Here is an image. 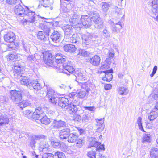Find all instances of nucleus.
<instances>
[{"label":"nucleus","mask_w":158,"mask_h":158,"mask_svg":"<svg viewBox=\"0 0 158 158\" xmlns=\"http://www.w3.org/2000/svg\"><path fill=\"white\" fill-rule=\"evenodd\" d=\"M117 89L118 93L120 95H126L128 92L127 89L125 87H120L118 88Z\"/></svg>","instance_id":"4c0bfd02"},{"label":"nucleus","mask_w":158,"mask_h":158,"mask_svg":"<svg viewBox=\"0 0 158 158\" xmlns=\"http://www.w3.org/2000/svg\"><path fill=\"white\" fill-rule=\"evenodd\" d=\"M30 83V86H32L36 90L40 89L42 87V85L37 81L32 80V81Z\"/></svg>","instance_id":"a878e982"},{"label":"nucleus","mask_w":158,"mask_h":158,"mask_svg":"<svg viewBox=\"0 0 158 158\" xmlns=\"http://www.w3.org/2000/svg\"><path fill=\"white\" fill-rule=\"evenodd\" d=\"M103 36L105 38H108L110 37V34L106 27L102 31Z\"/></svg>","instance_id":"603ef678"},{"label":"nucleus","mask_w":158,"mask_h":158,"mask_svg":"<svg viewBox=\"0 0 158 158\" xmlns=\"http://www.w3.org/2000/svg\"><path fill=\"white\" fill-rule=\"evenodd\" d=\"M81 27L83 26L85 28H88L91 27L92 25L90 18L87 15H81Z\"/></svg>","instance_id":"9b49d317"},{"label":"nucleus","mask_w":158,"mask_h":158,"mask_svg":"<svg viewBox=\"0 0 158 158\" xmlns=\"http://www.w3.org/2000/svg\"><path fill=\"white\" fill-rule=\"evenodd\" d=\"M10 94L12 100L17 104L19 103L22 99L21 92L19 91L13 90L11 91Z\"/></svg>","instance_id":"1a4fd4ad"},{"label":"nucleus","mask_w":158,"mask_h":158,"mask_svg":"<svg viewBox=\"0 0 158 158\" xmlns=\"http://www.w3.org/2000/svg\"><path fill=\"white\" fill-rule=\"evenodd\" d=\"M94 35L91 34H87L82 37L83 45H88L93 40Z\"/></svg>","instance_id":"2eb2a0df"},{"label":"nucleus","mask_w":158,"mask_h":158,"mask_svg":"<svg viewBox=\"0 0 158 158\" xmlns=\"http://www.w3.org/2000/svg\"><path fill=\"white\" fill-rule=\"evenodd\" d=\"M108 54L109 58H112L114 56V51L113 49H111L109 50Z\"/></svg>","instance_id":"e2e57ef3"},{"label":"nucleus","mask_w":158,"mask_h":158,"mask_svg":"<svg viewBox=\"0 0 158 158\" xmlns=\"http://www.w3.org/2000/svg\"><path fill=\"white\" fill-rule=\"evenodd\" d=\"M91 120V118L89 115L88 114H84L82 118V121L85 122H88Z\"/></svg>","instance_id":"864d4df0"},{"label":"nucleus","mask_w":158,"mask_h":158,"mask_svg":"<svg viewBox=\"0 0 158 158\" xmlns=\"http://www.w3.org/2000/svg\"><path fill=\"white\" fill-rule=\"evenodd\" d=\"M19 105L20 108H22L25 107L31 106V103L28 100H23L19 103Z\"/></svg>","instance_id":"473e14b6"},{"label":"nucleus","mask_w":158,"mask_h":158,"mask_svg":"<svg viewBox=\"0 0 158 158\" xmlns=\"http://www.w3.org/2000/svg\"><path fill=\"white\" fill-rule=\"evenodd\" d=\"M40 149H42V151L43 152H47L48 147V143L45 144L44 145L42 143H40Z\"/></svg>","instance_id":"49530a36"},{"label":"nucleus","mask_w":158,"mask_h":158,"mask_svg":"<svg viewBox=\"0 0 158 158\" xmlns=\"http://www.w3.org/2000/svg\"><path fill=\"white\" fill-rule=\"evenodd\" d=\"M51 144L53 147L56 148L59 147L60 146V143L59 142L52 141L51 142Z\"/></svg>","instance_id":"052dcab7"},{"label":"nucleus","mask_w":158,"mask_h":158,"mask_svg":"<svg viewBox=\"0 0 158 158\" xmlns=\"http://www.w3.org/2000/svg\"><path fill=\"white\" fill-rule=\"evenodd\" d=\"M46 96L49 98L50 101L52 103L56 104L58 99L56 94H55L54 91L52 89L49 88L47 89Z\"/></svg>","instance_id":"0eeeda50"},{"label":"nucleus","mask_w":158,"mask_h":158,"mask_svg":"<svg viewBox=\"0 0 158 158\" xmlns=\"http://www.w3.org/2000/svg\"><path fill=\"white\" fill-rule=\"evenodd\" d=\"M95 152L93 150L89 151L87 153V156L89 158H96Z\"/></svg>","instance_id":"8fccbe9b"},{"label":"nucleus","mask_w":158,"mask_h":158,"mask_svg":"<svg viewBox=\"0 0 158 158\" xmlns=\"http://www.w3.org/2000/svg\"><path fill=\"white\" fill-rule=\"evenodd\" d=\"M70 132V130L69 127L63 129L60 131L59 137L62 140L66 139Z\"/></svg>","instance_id":"f8f14e48"},{"label":"nucleus","mask_w":158,"mask_h":158,"mask_svg":"<svg viewBox=\"0 0 158 158\" xmlns=\"http://www.w3.org/2000/svg\"><path fill=\"white\" fill-rule=\"evenodd\" d=\"M76 143V146L79 148H81L84 144L85 140L83 137H80L77 139Z\"/></svg>","instance_id":"c9c22d12"},{"label":"nucleus","mask_w":158,"mask_h":158,"mask_svg":"<svg viewBox=\"0 0 158 158\" xmlns=\"http://www.w3.org/2000/svg\"><path fill=\"white\" fill-rule=\"evenodd\" d=\"M96 125L98 126H100V125L102 126V124L104 122V118H100V119H96Z\"/></svg>","instance_id":"6e6d98bb"},{"label":"nucleus","mask_w":158,"mask_h":158,"mask_svg":"<svg viewBox=\"0 0 158 158\" xmlns=\"http://www.w3.org/2000/svg\"><path fill=\"white\" fill-rule=\"evenodd\" d=\"M151 158H158V149L157 148H152L150 152Z\"/></svg>","instance_id":"72a5a7b5"},{"label":"nucleus","mask_w":158,"mask_h":158,"mask_svg":"<svg viewBox=\"0 0 158 158\" xmlns=\"http://www.w3.org/2000/svg\"><path fill=\"white\" fill-rule=\"evenodd\" d=\"M64 156V154L62 152L57 151L55 154V156H57L58 158H63Z\"/></svg>","instance_id":"bf43d9fd"},{"label":"nucleus","mask_w":158,"mask_h":158,"mask_svg":"<svg viewBox=\"0 0 158 158\" xmlns=\"http://www.w3.org/2000/svg\"><path fill=\"white\" fill-rule=\"evenodd\" d=\"M114 9L115 14L118 16L122 15V10L121 9L118 8L117 6H116Z\"/></svg>","instance_id":"4d7b16f0"},{"label":"nucleus","mask_w":158,"mask_h":158,"mask_svg":"<svg viewBox=\"0 0 158 158\" xmlns=\"http://www.w3.org/2000/svg\"><path fill=\"white\" fill-rule=\"evenodd\" d=\"M153 109L148 115V118L150 121L153 120L158 116V111Z\"/></svg>","instance_id":"bb28decb"},{"label":"nucleus","mask_w":158,"mask_h":158,"mask_svg":"<svg viewBox=\"0 0 158 158\" xmlns=\"http://www.w3.org/2000/svg\"><path fill=\"white\" fill-rule=\"evenodd\" d=\"M62 36V35L59 32L54 31L51 35L50 38L53 42L57 43L61 41Z\"/></svg>","instance_id":"dca6fc26"},{"label":"nucleus","mask_w":158,"mask_h":158,"mask_svg":"<svg viewBox=\"0 0 158 158\" xmlns=\"http://www.w3.org/2000/svg\"><path fill=\"white\" fill-rule=\"evenodd\" d=\"M45 23L40 24V26L41 29L43 30L45 34L47 36H48L50 30L49 27H48L45 24Z\"/></svg>","instance_id":"c756f323"},{"label":"nucleus","mask_w":158,"mask_h":158,"mask_svg":"<svg viewBox=\"0 0 158 158\" xmlns=\"http://www.w3.org/2000/svg\"><path fill=\"white\" fill-rule=\"evenodd\" d=\"M54 155L51 153H45L42 155V158H54Z\"/></svg>","instance_id":"13d9d810"},{"label":"nucleus","mask_w":158,"mask_h":158,"mask_svg":"<svg viewBox=\"0 0 158 158\" xmlns=\"http://www.w3.org/2000/svg\"><path fill=\"white\" fill-rule=\"evenodd\" d=\"M137 123L139 126V129L143 132H145L142 124V118L141 117H139L137 120Z\"/></svg>","instance_id":"09e8293b"},{"label":"nucleus","mask_w":158,"mask_h":158,"mask_svg":"<svg viewBox=\"0 0 158 158\" xmlns=\"http://www.w3.org/2000/svg\"><path fill=\"white\" fill-rule=\"evenodd\" d=\"M110 6V5L109 3H103L102 6V10L103 11L106 12L108 11Z\"/></svg>","instance_id":"a18cd8bd"},{"label":"nucleus","mask_w":158,"mask_h":158,"mask_svg":"<svg viewBox=\"0 0 158 158\" xmlns=\"http://www.w3.org/2000/svg\"><path fill=\"white\" fill-rule=\"evenodd\" d=\"M73 73L76 77V81L78 83H82L81 82L83 81H84L86 79V77L85 74L83 73L80 70H74V69Z\"/></svg>","instance_id":"9d476101"},{"label":"nucleus","mask_w":158,"mask_h":158,"mask_svg":"<svg viewBox=\"0 0 158 158\" xmlns=\"http://www.w3.org/2000/svg\"><path fill=\"white\" fill-rule=\"evenodd\" d=\"M62 29L65 33L64 39L70 36L73 33V28L71 25H67L64 26L62 27Z\"/></svg>","instance_id":"f3484780"},{"label":"nucleus","mask_w":158,"mask_h":158,"mask_svg":"<svg viewBox=\"0 0 158 158\" xmlns=\"http://www.w3.org/2000/svg\"><path fill=\"white\" fill-rule=\"evenodd\" d=\"M57 102L60 107L66 109L70 114L75 113L81 109L80 102L78 101L73 102L69 104L68 99L64 97H58Z\"/></svg>","instance_id":"7ed1b4c3"},{"label":"nucleus","mask_w":158,"mask_h":158,"mask_svg":"<svg viewBox=\"0 0 158 158\" xmlns=\"http://www.w3.org/2000/svg\"><path fill=\"white\" fill-rule=\"evenodd\" d=\"M152 12L156 15L158 13V0H152Z\"/></svg>","instance_id":"b1692460"},{"label":"nucleus","mask_w":158,"mask_h":158,"mask_svg":"<svg viewBox=\"0 0 158 158\" xmlns=\"http://www.w3.org/2000/svg\"><path fill=\"white\" fill-rule=\"evenodd\" d=\"M15 13L19 16L23 17L21 22L24 25L33 23L35 20V13L28 8H24L20 4L16 5L14 10Z\"/></svg>","instance_id":"f257e3e1"},{"label":"nucleus","mask_w":158,"mask_h":158,"mask_svg":"<svg viewBox=\"0 0 158 158\" xmlns=\"http://www.w3.org/2000/svg\"><path fill=\"white\" fill-rule=\"evenodd\" d=\"M62 151L64 152H65L67 153L68 154H73V152L71 151L69 148H64L62 150Z\"/></svg>","instance_id":"0e129e2a"},{"label":"nucleus","mask_w":158,"mask_h":158,"mask_svg":"<svg viewBox=\"0 0 158 158\" xmlns=\"http://www.w3.org/2000/svg\"><path fill=\"white\" fill-rule=\"evenodd\" d=\"M40 119V121L42 124L45 125H48L50 123V119L46 115H44Z\"/></svg>","instance_id":"e433bc0d"},{"label":"nucleus","mask_w":158,"mask_h":158,"mask_svg":"<svg viewBox=\"0 0 158 158\" xmlns=\"http://www.w3.org/2000/svg\"><path fill=\"white\" fill-rule=\"evenodd\" d=\"M43 1V6L45 7H49L51 6V3L48 0H42Z\"/></svg>","instance_id":"680f3d73"},{"label":"nucleus","mask_w":158,"mask_h":158,"mask_svg":"<svg viewBox=\"0 0 158 158\" xmlns=\"http://www.w3.org/2000/svg\"><path fill=\"white\" fill-rule=\"evenodd\" d=\"M18 77L19 78L20 83L22 85L27 86H30V83L32 81V80H29L28 78L26 76H23L22 75H18Z\"/></svg>","instance_id":"aec40b11"},{"label":"nucleus","mask_w":158,"mask_h":158,"mask_svg":"<svg viewBox=\"0 0 158 158\" xmlns=\"http://www.w3.org/2000/svg\"><path fill=\"white\" fill-rule=\"evenodd\" d=\"M89 52L83 49L79 50L78 55L86 57L89 55Z\"/></svg>","instance_id":"37998d69"},{"label":"nucleus","mask_w":158,"mask_h":158,"mask_svg":"<svg viewBox=\"0 0 158 158\" xmlns=\"http://www.w3.org/2000/svg\"><path fill=\"white\" fill-rule=\"evenodd\" d=\"M9 122V119L6 115H0V126L8 124Z\"/></svg>","instance_id":"393cba45"},{"label":"nucleus","mask_w":158,"mask_h":158,"mask_svg":"<svg viewBox=\"0 0 158 158\" xmlns=\"http://www.w3.org/2000/svg\"><path fill=\"white\" fill-rule=\"evenodd\" d=\"M150 135L149 134H145L143 136L142 142L145 143L146 142H148L150 141Z\"/></svg>","instance_id":"5fc2aeb1"},{"label":"nucleus","mask_w":158,"mask_h":158,"mask_svg":"<svg viewBox=\"0 0 158 158\" xmlns=\"http://www.w3.org/2000/svg\"><path fill=\"white\" fill-rule=\"evenodd\" d=\"M24 114L29 119L33 120V113L31 111L28 110H26L23 111Z\"/></svg>","instance_id":"58836bf2"},{"label":"nucleus","mask_w":158,"mask_h":158,"mask_svg":"<svg viewBox=\"0 0 158 158\" xmlns=\"http://www.w3.org/2000/svg\"><path fill=\"white\" fill-rule=\"evenodd\" d=\"M86 94V93L85 90H81L77 92L76 96L80 98H82L85 97Z\"/></svg>","instance_id":"a19ab883"},{"label":"nucleus","mask_w":158,"mask_h":158,"mask_svg":"<svg viewBox=\"0 0 158 158\" xmlns=\"http://www.w3.org/2000/svg\"><path fill=\"white\" fill-rule=\"evenodd\" d=\"M43 58L47 65L49 66L52 65V60L53 59L54 57L51 54L48 52L44 53Z\"/></svg>","instance_id":"4468645a"},{"label":"nucleus","mask_w":158,"mask_h":158,"mask_svg":"<svg viewBox=\"0 0 158 158\" xmlns=\"http://www.w3.org/2000/svg\"><path fill=\"white\" fill-rule=\"evenodd\" d=\"M111 61L109 58H107L102 63L101 69H106L110 67Z\"/></svg>","instance_id":"c85d7f7f"},{"label":"nucleus","mask_w":158,"mask_h":158,"mask_svg":"<svg viewBox=\"0 0 158 158\" xmlns=\"http://www.w3.org/2000/svg\"><path fill=\"white\" fill-rule=\"evenodd\" d=\"M63 49L65 51L70 52H74L76 49L75 46L71 44H67L64 45Z\"/></svg>","instance_id":"cd10ccee"},{"label":"nucleus","mask_w":158,"mask_h":158,"mask_svg":"<svg viewBox=\"0 0 158 158\" xmlns=\"http://www.w3.org/2000/svg\"><path fill=\"white\" fill-rule=\"evenodd\" d=\"M101 144V143H100L96 141V140H94L89 142L88 147L89 148H91L92 147H94L97 148L99 145H100Z\"/></svg>","instance_id":"79ce46f5"},{"label":"nucleus","mask_w":158,"mask_h":158,"mask_svg":"<svg viewBox=\"0 0 158 158\" xmlns=\"http://www.w3.org/2000/svg\"><path fill=\"white\" fill-rule=\"evenodd\" d=\"M69 18V21L75 27H81V16L75 14L72 15Z\"/></svg>","instance_id":"423d86ee"},{"label":"nucleus","mask_w":158,"mask_h":158,"mask_svg":"<svg viewBox=\"0 0 158 158\" xmlns=\"http://www.w3.org/2000/svg\"><path fill=\"white\" fill-rule=\"evenodd\" d=\"M7 58H8L10 60H15L18 59V55L16 53L12 54H10L7 56Z\"/></svg>","instance_id":"c03bdc74"},{"label":"nucleus","mask_w":158,"mask_h":158,"mask_svg":"<svg viewBox=\"0 0 158 158\" xmlns=\"http://www.w3.org/2000/svg\"><path fill=\"white\" fill-rule=\"evenodd\" d=\"M44 115L45 114L42 109L40 107H38L36 109L35 111L33 113V120H38Z\"/></svg>","instance_id":"ddd939ff"},{"label":"nucleus","mask_w":158,"mask_h":158,"mask_svg":"<svg viewBox=\"0 0 158 158\" xmlns=\"http://www.w3.org/2000/svg\"><path fill=\"white\" fill-rule=\"evenodd\" d=\"M53 125L54 127L59 128L61 127H66V125L67 124L66 122L62 120L57 121L54 120Z\"/></svg>","instance_id":"5701e85b"},{"label":"nucleus","mask_w":158,"mask_h":158,"mask_svg":"<svg viewBox=\"0 0 158 158\" xmlns=\"http://www.w3.org/2000/svg\"><path fill=\"white\" fill-rule=\"evenodd\" d=\"M91 22L93 21L95 24L97 28L99 30H102L104 28L103 22L102 21L99 14L97 11L92 12L91 15Z\"/></svg>","instance_id":"20e7f679"},{"label":"nucleus","mask_w":158,"mask_h":158,"mask_svg":"<svg viewBox=\"0 0 158 158\" xmlns=\"http://www.w3.org/2000/svg\"><path fill=\"white\" fill-rule=\"evenodd\" d=\"M55 62L57 64L56 68L60 73H64L69 75L74 70V68L71 62L64 63L66 57L62 54L57 53L55 57Z\"/></svg>","instance_id":"f03ea898"},{"label":"nucleus","mask_w":158,"mask_h":158,"mask_svg":"<svg viewBox=\"0 0 158 158\" xmlns=\"http://www.w3.org/2000/svg\"><path fill=\"white\" fill-rule=\"evenodd\" d=\"M85 108L86 110L92 111H94L95 109V108L94 106H86L85 107Z\"/></svg>","instance_id":"338daca9"},{"label":"nucleus","mask_w":158,"mask_h":158,"mask_svg":"<svg viewBox=\"0 0 158 158\" xmlns=\"http://www.w3.org/2000/svg\"><path fill=\"white\" fill-rule=\"evenodd\" d=\"M4 38L5 41L11 43L10 45H9L8 47L12 48L14 44L13 42L15 39V34L11 31L8 32L4 35Z\"/></svg>","instance_id":"6e6552de"},{"label":"nucleus","mask_w":158,"mask_h":158,"mask_svg":"<svg viewBox=\"0 0 158 158\" xmlns=\"http://www.w3.org/2000/svg\"><path fill=\"white\" fill-rule=\"evenodd\" d=\"M101 59L98 55H95L90 59V62L93 65L95 66H99L100 63Z\"/></svg>","instance_id":"4be33fe9"},{"label":"nucleus","mask_w":158,"mask_h":158,"mask_svg":"<svg viewBox=\"0 0 158 158\" xmlns=\"http://www.w3.org/2000/svg\"><path fill=\"white\" fill-rule=\"evenodd\" d=\"M37 37L39 40L43 42L47 41V37L46 36L44 32L42 31H40L38 32Z\"/></svg>","instance_id":"2f4dec72"},{"label":"nucleus","mask_w":158,"mask_h":158,"mask_svg":"<svg viewBox=\"0 0 158 158\" xmlns=\"http://www.w3.org/2000/svg\"><path fill=\"white\" fill-rule=\"evenodd\" d=\"M45 23L40 24V26L41 29L43 30L45 34L47 36H48L50 30L49 27H48L45 24Z\"/></svg>","instance_id":"7c9ffc66"},{"label":"nucleus","mask_w":158,"mask_h":158,"mask_svg":"<svg viewBox=\"0 0 158 158\" xmlns=\"http://www.w3.org/2000/svg\"><path fill=\"white\" fill-rule=\"evenodd\" d=\"M112 88V85L110 84H107L105 85L104 86L105 89L106 90H108Z\"/></svg>","instance_id":"774afa93"},{"label":"nucleus","mask_w":158,"mask_h":158,"mask_svg":"<svg viewBox=\"0 0 158 158\" xmlns=\"http://www.w3.org/2000/svg\"><path fill=\"white\" fill-rule=\"evenodd\" d=\"M47 139V136L43 134L39 135H31L30 137V145L32 148H33L35 147L36 140H45Z\"/></svg>","instance_id":"39448f33"},{"label":"nucleus","mask_w":158,"mask_h":158,"mask_svg":"<svg viewBox=\"0 0 158 158\" xmlns=\"http://www.w3.org/2000/svg\"><path fill=\"white\" fill-rule=\"evenodd\" d=\"M122 28V24L121 22L119 21L117 23H114L111 28L112 33L116 34L120 32Z\"/></svg>","instance_id":"6ab92c4d"},{"label":"nucleus","mask_w":158,"mask_h":158,"mask_svg":"<svg viewBox=\"0 0 158 158\" xmlns=\"http://www.w3.org/2000/svg\"><path fill=\"white\" fill-rule=\"evenodd\" d=\"M18 0H5L6 3L8 5L13 6L17 2Z\"/></svg>","instance_id":"3c124183"},{"label":"nucleus","mask_w":158,"mask_h":158,"mask_svg":"<svg viewBox=\"0 0 158 158\" xmlns=\"http://www.w3.org/2000/svg\"><path fill=\"white\" fill-rule=\"evenodd\" d=\"M66 41L73 43H77V44H80V39L77 34H73L72 36L68 37L65 39Z\"/></svg>","instance_id":"a211bd4d"},{"label":"nucleus","mask_w":158,"mask_h":158,"mask_svg":"<svg viewBox=\"0 0 158 158\" xmlns=\"http://www.w3.org/2000/svg\"><path fill=\"white\" fill-rule=\"evenodd\" d=\"M81 84V86L82 88L85 89L87 92H88L90 91V84L89 82L82 83Z\"/></svg>","instance_id":"ea45409f"},{"label":"nucleus","mask_w":158,"mask_h":158,"mask_svg":"<svg viewBox=\"0 0 158 158\" xmlns=\"http://www.w3.org/2000/svg\"><path fill=\"white\" fill-rule=\"evenodd\" d=\"M68 141L69 143L75 142L77 139V136L73 133L69 134L68 137Z\"/></svg>","instance_id":"f704fd0d"},{"label":"nucleus","mask_w":158,"mask_h":158,"mask_svg":"<svg viewBox=\"0 0 158 158\" xmlns=\"http://www.w3.org/2000/svg\"><path fill=\"white\" fill-rule=\"evenodd\" d=\"M113 71L112 69L104 71L103 72L105 73V77L102 78V80L106 81H110L113 77L112 75L111 74L113 73Z\"/></svg>","instance_id":"412c9836"},{"label":"nucleus","mask_w":158,"mask_h":158,"mask_svg":"<svg viewBox=\"0 0 158 158\" xmlns=\"http://www.w3.org/2000/svg\"><path fill=\"white\" fill-rule=\"evenodd\" d=\"M35 60V57L33 55H30L27 58V62L29 64L33 63Z\"/></svg>","instance_id":"de8ad7c7"},{"label":"nucleus","mask_w":158,"mask_h":158,"mask_svg":"<svg viewBox=\"0 0 158 158\" xmlns=\"http://www.w3.org/2000/svg\"><path fill=\"white\" fill-rule=\"evenodd\" d=\"M81 116L77 115L73 118V120L75 122H79L81 120Z\"/></svg>","instance_id":"69168bd1"}]
</instances>
